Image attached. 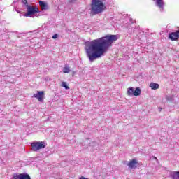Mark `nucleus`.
Here are the masks:
<instances>
[{
  "instance_id": "nucleus-1",
  "label": "nucleus",
  "mask_w": 179,
  "mask_h": 179,
  "mask_svg": "<svg viewBox=\"0 0 179 179\" xmlns=\"http://www.w3.org/2000/svg\"><path fill=\"white\" fill-rule=\"evenodd\" d=\"M118 40L117 35H106L101 38L87 41L85 49L90 62H93L103 57L105 52L113 45L114 41Z\"/></svg>"
},
{
  "instance_id": "nucleus-2",
  "label": "nucleus",
  "mask_w": 179,
  "mask_h": 179,
  "mask_svg": "<svg viewBox=\"0 0 179 179\" xmlns=\"http://www.w3.org/2000/svg\"><path fill=\"white\" fill-rule=\"evenodd\" d=\"M106 9V5L101 0H92L90 6V14L92 16L103 13Z\"/></svg>"
},
{
  "instance_id": "nucleus-3",
  "label": "nucleus",
  "mask_w": 179,
  "mask_h": 179,
  "mask_svg": "<svg viewBox=\"0 0 179 179\" xmlns=\"http://www.w3.org/2000/svg\"><path fill=\"white\" fill-rule=\"evenodd\" d=\"M47 144L44 141H37L31 143V150L34 152H38L41 149H44Z\"/></svg>"
},
{
  "instance_id": "nucleus-4",
  "label": "nucleus",
  "mask_w": 179,
  "mask_h": 179,
  "mask_svg": "<svg viewBox=\"0 0 179 179\" xmlns=\"http://www.w3.org/2000/svg\"><path fill=\"white\" fill-rule=\"evenodd\" d=\"M12 179H31L28 173H14Z\"/></svg>"
},
{
  "instance_id": "nucleus-5",
  "label": "nucleus",
  "mask_w": 179,
  "mask_h": 179,
  "mask_svg": "<svg viewBox=\"0 0 179 179\" xmlns=\"http://www.w3.org/2000/svg\"><path fill=\"white\" fill-rule=\"evenodd\" d=\"M27 13L25 14V16L27 17H29L31 15H34V13H37L38 12V8L29 5H27Z\"/></svg>"
},
{
  "instance_id": "nucleus-6",
  "label": "nucleus",
  "mask_w": 179,
  "mask_h": 179,
  "mask_svg": "<svg viewBox=\"0 0 179 179\" xmlns=\"http://www.w3.org/2000/svg\"><path fill=\"white\" fill-rule=\"evenodd\" d=\"M155 2V6L159 8L160 12L164 11V6H166V3L164 0H153Z\"/></svg>"
},
{
  "instance_id": "nucleus-7",
  "label": "nucleus",
  "mask_w": 179,
  "mask_h": 179,
  "mask_svg": "<svg viewBox=\"0 0 179 179\" xmlns=\"http://www.w3.org/2000/svg\"><path fill=\"white\" fill-rule=\"evenodd\" d=\"M169 40H171V41H177V40L179 38V30H177L175 32L169 33Z\"/></svg>"
},
{
  "instance_id": "nucleus-8",
  "label": "nucleus",
  "mask_w": 179,
  "mask_h": 179,
  "mask_svg": "<svg viewBox=\"0 0 179 179\" xmlns=\"http://www.w3.org/2000/svg\"><path fill=\"white\" fill-rule=\"evenodd\" d=\"M126 27H127V29H129V33H130V34L131 33H135V29H133L134 27H135V24H134V20L130 19L129 24L127 25ZM132 29H133V31H132Z\"/></svg>"
},
{
  "instance_id": "nucleus-9",
  "label": "nucleus",
  "mask_w": 179,
  "mask_h": 179,
  "mask_svg": "<svg viewBox=\"0 0 179 179\" xmlns=\"http://www.w3.org/2000/svg\"><path fill=\"white\" fill-rule=\"evenodd\" d=\"M138 161H136V159H132L131 161H130L128 164L127 166L129 167V169H136V167H138Z\"/></svg>"
},
{
  "instance_id": "nucleus-10",
  "label": "nucleus",
  "mask_w": 179,
  "mask_h": 179,
  "mask_svg": "<svg viewBox=\"0 0 179 179\" xmlns=\"http://www.w3.org/2000/svg\"><path fill=\"white\" fill-rule=\"evenodd\" d=\"M44 95L43 91H38L36 94H34V96L35 99H38L39 101H43V96Z\"/></svg>"
},
{
  "instance_id": "nucleus-11",
  "label": "nucleus",
  "mask_w": 179,
  "mask_h": 179,
  "mask_svg": "<svg viewBox=\"0 0 179 179\" xmlns=\"http://www.w3.org/2000/svg\"><path fill=\"white\" fill-rule=\"evenodd\" d=\"M39 6L42 10H48V4L43 1H39Z\"/></svg>"
},
{
  "instance_id": "nucleus-12",
  "label": "nucleus",
  "mask_w": 179,
  "mask_h": 179,
  "mask_svg": "<svg viewBox=\"0 0 179 179\" xmlns=\"http://www.w3.org/2000/svg\"><path fill=\"white\" fill-rule=\"evenodd\" d=\"M172 179H179V171H173L171 173Z\"/></svg>"
},
{
  "instance_id": "nucleus-13",
  "label": "nucleus",
  "mask_w": 179,
  "mask_h": 179,
  "mask_svg": "<svg viewBox=\"0 0 179 179\" xmlns=\"http://www.w3.org/2000/svg\"><path fill=\"white\" fill-rule=\"evenodd\" d=\"M63 73H69L71 72V68L68 64H66L62 69Z\"/></svg>"
},
{
  "instance_id": "nucleus-14",
  "label": "nucleus",
  "mask_w": 179,
  "mask_h": 179,
  "mask_svg": "<svg viewBox=\"0 0 179 179\" xmlns=\"http://www.w3.org/2000/svg\"><path fill=\"white\" fill-rule=\"evenodd\" d=\"M141 93H142L141 88L139 87H136V90H134V96H141Z\"/></svg>"
},
{
  "instance_id": "nucleus-15",
  "label": "nucleus",
  "mask_w": 179,
  "mask_h": 179,
  "mask_svg": "<svg viewBox=\"0 0 179 179\" xmlns=\"http://www.w3.org/2000/svg\"><path fill=\"white\" fill-rule=\"evenodd\" d=\"M150 87L152 89V90H156L159 87V84L155 83H151L150 84Z\"/></svg>"
},
{
  "instance_id": "nucleus-16",
  "label": "nucleus",
  "mask_w": 179,
  "mask_h": 179,
  "mask_svg": "<svg viewBox=\"0 0 179 179\" xmlns=\"http://www.w3.org/2000/svg\"><path fill=\"white\" fill-rule=\"evenodd\" d=\"M134 87H129L127 91L128 96H134Z\"/></svg>"
},
{
  "instance_id": "nucleus-17",
  "label": "nucleus",
  "mask_w": 179,
  "mask_h": 179,
  "mask_svg": "<svg viewBox=\"0 0 179 179\" xmlns=\"http://www.w3.org/2000/svg\"><path fill=\"white\" fill-rule=\"evenodd\" d=\"M166 99L167 101H174V95H166Z\"/></svg>"
},
{
  "instance_id": "nucleus-18",
  "label": "nucleus",
  "mask_w": 179,
  "mask_h": 179,
  "mask_svg": "<svg viewBox=\"0 0 179 179\" xmlns=\"http://www.w3.org/2000/svg\"><path fill=\"white\" fill-rule=\"evenodd\" d=\"M62 86L63 87H64L66 90H68V89H69V87H68V85H66V83H65V82L62 83Z\"/></svg>"
},
{
  "instance_id": "nucleus-19",
  "label": "nucleus",
  "mask_w": 179,
  "mask_h": 179,
  "mask_svg": "<svg viewBox=\"0 0 179 179\" xmlns=\"http://www.w3.org/2000/svg\"><path fill=\"white\" fill-rule=\"evenodd\" d=\"M22 3H24V5H26L27 6V5H29V4H27V0H22Z\"/></svg>"
},
{
  "instance_id": "nucleus-20",
  "label": "nucleus",
  "mask_w": 179,
  "mask_h": 179,
  "mask_svg": "<svg viewBox=\"0 0 179 179\" xmlns=\"http://www.w3.org/2000/svg\"><path fill=\"white\" fill-rule=\"evenodd\" d=\"M52 38H53V40H55V38H58V34L53 35Z\"/></svg>"
},
{
  "instance_id": "nucleus-21",
  "label": "nucleus",
  "mask_w": 179,
  "mask_h": 179,
  "mask_svg": "<svg viewBox=\"0 0 179 179\" xmlns=\"http://www.w3.org/2000/svg\"><path fill=\"white\" fill-rule=\"evenodd\" d=\"M70 2H75V0H70Z\"/></svg>"
},
{
  "instance_id": "nucleus-22",
  "label": "nucleus",
  "mask_w": 179,
  "mask_h": 179,
  "mask_svg": "<svg viewBox=\"0 0 179 179\" xmlns=\"http://www.w3.org/2000/svg\"><path fill=\"white\" fill-rule=\"evenodd\" d=\"M17 13H20V10H17Z\"/></svg>"
},
{
  "instance_id": "nucleus-23",
  "label": "nucleus",
  "mask_w": 179,
  "mask_h": 179,
  "mask_svg": "<svg viewBox=\"0 0 179 179\" xmlns=\"http://www.w3.org/2000/svg\"><path fill=\"white\" fill-rule=\"evenodd\" d=\"M159 111H162V108H159Z\"/></svg>"
}]
</instances>
